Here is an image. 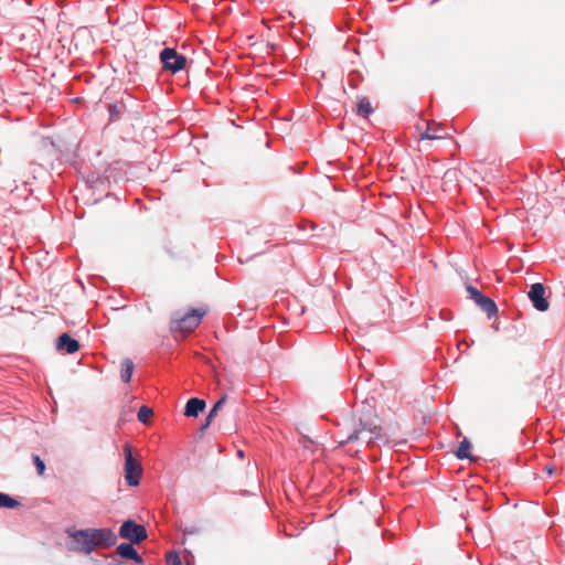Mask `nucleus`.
<instances>
[{"instance_id":"1","label":"nucleus","mask_w":565,"mask_h":565,"mask_svg":"<svg viewBox=\"0 0 565 565\" xmlns=\"http://www.w3.org/2000/svg\"><path fill=\"white\" fill-rule=\"evenodd\" d=\"M66 534L68 548L83 554H90L96 548H109L117 542L116 534L107 527L84 530L70 527Z\"/></svg>"},{"instance_id":"2","label":"nucleus","mask_w":565,"mask_h":565,"mask_svg":"<svg viewBox=\"0 0 565 565\" xmlns=\"http://www.w3.org/2000/svg\"><path fill=\"white\" fill-rule=\"evenodd\" d=\"M206 315L205 309H191L183 316L178 312L173 315L170 322L171 332H181L183 334L191 333L202 321V318Z\"/></svg>"},{"instance_id":"3","label":"nucleus","mask_w":565,"mask_h":565,"mask_svg":"<svg viewBox=\"0 0 565 565\" xmlns=\"http://www.w3.org/2000/svg\"><path fill=\"white\" fill-rule=\"evenodd\" d=\"M382 438V428L370 422H360V424L353 429L348 436L345 441L341 444L359 443L361 445L369 446L375 440Z\"/></svg>"},{"instance_id":"4","label":"nucleus","mask_w":565,"mask_h":565,"mask_svg":"<svg viewBox=\"0 0 565 565\" xmlns=\"http://www.w3.org/2000/svg\"><path fill=\"white\" fill-rule=\"evenodd\" d=\"M125 455V479L129 486L136 487L140 483L142 467L140 462L134 458L131 448L128 444L124 446Z\"/></svg>"},{"instance_id":"5","label":"nucleus","mask_w":565,"mask_h":565,"mask_svg":"<svg viewBox=\"0 0 565 565\" xmlns=\"http://www.w3.org/2000/svg\"><path fill=\"white\" fill-rule=\"evenodd\" d=\"M160 60L163 64V68L171 73H177L184 68L186 57L179 54L174 49L166 47L160 53Z\"/></svg>"},{"instance_id":"6","label":"nucleus","mask_w":565,"mask_h":565,"mask_svg":"<svg viewBox=\"0 0 565 565\" xmlns=\"http://www.w3.org/2000/svg\"><path fill=\"white\" fill-rule=\"evenodd\" d=\"M122 539L129 540L132 544H138L147 537L146 529L131 520L125 521L119 530Z\"/></svg>"},{"instance_id":"7","label":"nucleus","mask_w":565,"mask_h":565,"mask_svg":"<svg viewBox=\"0 0 565 565\" xmlns=\"http://www.w3.org/2000/svg\"><path fill=\"white\" fill-rule=\"evenodd\" d=\"M527 296L536 310L546 311L548 309L550 303L545 297V287L543 284L535 282L531 285Z\"/></svg>"},{"instance_id":"8","label":"nucleus","mask_w":565,"mask_h":565,"mask_svg":"<svg viewBox=\"0 0 565 565\" xmlns=\"http://www.w3.org/2000/svg\"><path fill=\"white\" fill-rule=\"evenodd\" d=\"M56 350L67 354H73L78 351L79 343L73 339L68 333L61 334L56 340Z\"/></svg>"},{"instance_id":"9","label":"nucleus","mask_w":565,"mask_h":565,"mask_svg":"<svg viewBox=\"0 0 565 565\" xmlns=\"http://www.w3.org/2000/svg\"><path fill=\"white\" fill-rule=\"evenodd\" d=\"M448 136L446 128L439 124L427 122L426 130L420 135V139L439 140Z\"/></svg>"},{"instance_id":"10","label":"nucleus","mask_w":565,"mask_h":565,"mask_svg":"<svg viewBox=\"0 0 565 565\" xmlns=\"http://www.w3.org/2000/svg\"><path fill=\"white\" fill-rule=\"evenodd\" d=\"M117 553L122 557L127 559H131L137 564L142 563V557L138 554L136 548L132 546V543H121L117 547Z\"/></svg>"},{"instance_id":"11","label":"nucleus","mask_w":565,"mask_h":565,"mask_svg":"<svg viewBox=\"0 0 565 565\" xmlns=\"http://www.w3.org/2000/svg\"><path fill=\"white\" fill-rule=\"evenodd\" d=\"M205 408L203 399L192 397L186 402L184 415L188 417H196Z\"/></svg>"},{"instance_id":"12","label":"nucleus","mask_w":565,"mask_h":565,"mask_svg":"<svg viewBox=\"0 0 565 565\" xmlns=\"http://www.w3.org/2000/svg\"><path fill=\"white\" fill-rule=\"evenodd\" d=\"M476 305H478L484 312H487L488 317L491 318L492 316L497 315L498 312V307L495 305V302L490 299L489 297L484 296L482 294V296L477 299L476 301Z\"/></svg>"},{"instance_id":"13","label":"nucleus","mask_w":565,"mask_h":565,"mask_svg":"<svg viewBox=\"0 0 565 565\" xmlns=\"http://www.w3.org/2000/svg\"><path fill=\"white\" fill-rule=\"evenodd\" d=\"M134 369L135 365L130 359H125L121 362L120 377L122 382L128 383L131 380Z\"/></svg>"},{"instance_id":"14","label":"nucleus","mask_w":565,"mask_h":565,"mask_svg":"<svg viewBox=\"0 0 565 565\" xmlns=\"http://www.w3.org/2000/svg\"><path fill=\"white\" fill-rule=\"evenodd\" d=\"M470 449H471L470 440L468 438H463L460 441L458 450L456 451L457 458H459V459L470 458Z\"/></svg>"},{"instance_id":"15","label":"nucleus","mask_w":565,"mask_h":565,"mask_svg":"<svg viewBox=\"0 0 565 565\" xmlns=\"http://www.w3.org/2000/svg\"><path fill=\"white\" fill-rule=\"evenodd\" d=\"M225 401L226 396L224 395L214 404V406L212 407L206 417L204 425L202 426V429H205L210 425L212 418L216 415L217 411L225 404Z\"/></svg>"},{"instance_id":"16","label":"nucleus","mask_w":565,"mask_h":565,"mask_svg":"<svg viewBox=\"0 0 565 565\" xmlns=\"http://www.w3.org/2000/svg\"><path fill=\"white\" fill-rule=\"evenodd\" d=\"M20 505V502L7 493L0 492V508L14 509Z\"/></svg>"},{"instance_id":"17","label":"nucleus","mask_w":565,"mask_h":565,"mask_svg":"<svg viewBox=\"0 0 565 565\" xmlns=\"http://www.w3.org/2000/svg\"><path fill=\"white\" fill-rule=\"evenodd\" d=\"M373 111L370 102L366 98H362L358 103V114L367 117Z\"/></svg>"},{"instance_id":"18","label":"nucleus","mask_w":565,"mask_h":565,"mask_svg":"<svg viewBox=\"0 0 565 565\" xmlns=\"http://www.w3.org/2000/svg\"><path fill=\"white\" fill-rule=\"evenodd\" d=\"M153 414L152 409L147 406H141L138 411V420L146 424Z\"/></svg>"},{"instance_id":"19","label":"nucleus","mask_w":565,"mask_h":565,"mask_svg":"<svg viewBox=\"0 0 565 565\" xmlns=\"http://www.w3.org/2000/svg\"><path fill=\"white\" fill-rule=\"evenodd\" d=\"M466 290H467V292L469 294V297H470L473 301H476L477 299H479V298L482 296V294H481V292H480L476 287H473V286H471V285H468V286L466 287Z\"/></svg>"},{"instance_id":"20","label":"nucleus","mask_w":565,"mask_h":565,"mask_svg":"<svg viewBox=\"0 0 565 565\" xmlns=\"http://www.w3.org/2000/svg\"><path fill=\"white\" fill-rule=\"evenodd\" d=\"M168 559L171 562V565H182L181 559L177 553H170Z\"/></svg>"},{"instance_id":"21","label":"nucleus","mask_w":565,"mask_h":565,"mask_svg":"<svg viewBox=\"0 0 565 565\" xmlns=\"http://www.w3.org/2000/svg\"><path fill=\"white\" fill-rule=\"evenodd\" d=\"M45 470L44 462L38 457V475H43Z\"/></svg>"},{"instance_id":"22","label":"nucleus","mask_w":565,"mask_h":565,"mask_svg":"<svg viewBox=\"0 0 565 565\" xmlns=\"http://www.w3.org/2000/svg\"><path fill=\"white\" fill-rule=\"evenodd\" d=\"M440 317L444 320H450V313L446 311H440Z\"/></svg>"},{"instance_id":"23","label":"nucleus","mask_w":565,"mask_h":565,"mask_svg":"<svg viewBox=\"0 0 565 565\" xmlns=\"http://www.w3.org/2000/svg\"><path fill=\"white\" fill-rule=\"evenodd\" d=\"M545 470L548 475H552L554 472V468L552 466H546Z\"/></svg>"},{"instance_id":"24","label":"nucleus","mask_w":565,"mask_h":565,"mask_svg":"<svg viewBox=\"0 0 565 565\" xmlns=\"http://www.w3.org/2000/svg\"><path fill=\"white\" fill-rule=\"evenodd\" d=\"M237 455H238L239 457H243V456H244V454H243V451H242V450H238V451H237Z\"/></svg>"},{"instance_id":"25","label":"nucleus","mask_w":565,"mask_h":565,"mask_svg":"<svg viewBox=\"0 0 565 565\" xmlns=\"http://www.w3.org/2000/svg\"><path fill=\"white\" fill-rule=\"evenodd\" d=\"M47 140H49L47 138H43L42 142H43V143H46V142H47Z\"/></svg>"},{"instance_id":"26","label":"nucleus","mask_w":565,"mask_h":565,"mask_svg":"<svg viewBox=\"0 0 565 565\" xmlns=\"http://www.w3.org/2000/svg\"><path fill=\"white\" fill-rule=\"evenodd\" d=\"M28 4L31 6L32 4V0H26Z\"/></svg>"}]
</instances>
